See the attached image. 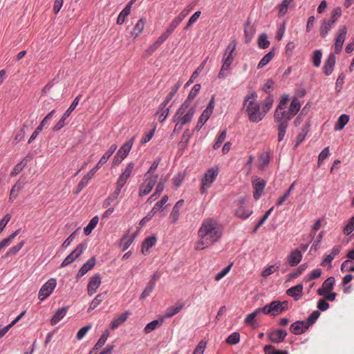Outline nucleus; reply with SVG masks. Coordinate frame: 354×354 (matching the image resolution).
Wrapping results in <instances>:
<instances>
[{
	"label": "nucleus",
	"instance_id": "obj_32",
	"mask_svg": "<svg viewBox=\"0 0 354 354\" xmlns=\"http://www.w3.org/2000/svg\"><path fill=\"white\" fill-rule=\"evenodd\" d=\"M280 261L275 263L274 265L269 266L262 271L261 275L263 277H267L277 271L280 268Z\"/></svg>",
	"mask_w": 354,
	"mask_h": 354
},
{
	"label": "nucleus",
	"instance_id": "obj_61",
	"mask_svg": "<svg viewBox=\"0 0 354 354\" xmlns=\"http://www.w3.org/2000/svg\"><path fill=\"white\" fill-rule=\"evenodd\" d=\"M332 28H330L328 26H327L326 21L324 20L320 26V28H319V32H320L321 37H325L328 34L329 31Z\"/></svg>",
	"mask_w": 354,
	"mask_h": 354
},
{
	"label": "nucleus",
	"instance_id": "obj_51",
	"mask_svg": "<svg viewBox=\"0 0 354 354\" xmlns=\"http://www.w3.org/2000/svg\"><path fill=\"white\" fill-rule=\"evenodd\" d=\"M274 209V207H272L271 208H270L266 212V214L263 216V217L260 219V221H259V223L257 224V225L255 226V227L254 228V230L253 232H256L258 229L261 226L263 225V224L266 221V220L268 219V216L270 215L271 212L273 211Z\"/></svg>",
	"mask_w": 354,
	"mask_h": 354
},
{
	"label": "nucleus",
	"instance_id": "obj_53",
	"mask_svg": "<svg viewBox=\"0 0 354 354\" xmlns=\"http://www.w3.org/2000/svg\"><path fill=\"white\" fill-rule=\"evenodd\" d=\"M227 131L226 130H223L221 133L218 135L216 142L214 143L213 148L214 149H218L221 144L224 142V140L226 138Z\"/></svg>",
	"mask_w": 354,
	"mask_h": 354
},
{
	"label": "nucleus",
	"instance_id": "obj_26",
	"mask_svg": "<svg viewBox=\"0 0 354 354\" xmlns=\"http://www.w3.org/2000/svg\"><path fill=\"white\" fill-rule=\"evenodd\" d=\"M145 26V19L140 18L133 28L131 32V35L136 39L137 38L143 31Z\"/></svg>",
	"mask_w": 354,
	"mask_h": 354
},
{
	"label": "nucleus",
	"instance_id": "obj_57",
	"mask_svg": "<svg viewBox=\"0 0 354 354\" xmlns=\"http://www.w3.org/2000/svg\"><path fill=\"white\" fill-rule=\"evenodd\" d=\"M240 340V335L239 333H233L226 339V342L229 344H236Z\"/></svg>",
	"mask_w": 354,
	"mask_h": 354
},
{
	"label": "nucleus",
	"instance_id": "obj_30",
	"mask_svg": "<svg viewBox=\"0 0 354 354\" xmlns=\"http://www.w3.org/2000/svg\"><path fill=\"white\" fill-rule=\"evenodd\" d=\"M183 306V304H177L175 306L168 308L165 312V317L167 318L173 317L174 315L178 313L182 310Z\"/></svg>",
	"mask_w": 354,
	"mask_h": 354
},
{
	"label": "nucleus",
	"instance_id": "obj_19",
	"mask_svg": "<svg viewBox=\"0 0 354 354\" xmlns=\"http://www.w3.org/2000/svg\"><path fill=\"white\" fill-rule=\"evenodd\" d=\"M303 292V285L299 283L297 286L291 287L286 290V294L295 299V301H298L301 299Z\"/></svg>",
	"mask_w": 354,
	"mask_h": 354
},
{
	"label": "nucleus",
	"instance_id": "obj_10",
	"mask_svg": "<svg viewBox=\"0 0 354 354\" xmlns=\"http://www.w3.org/2000/svg\"><path fill=\"white\" fill-rule=\"evenodd\" d=\"M86 248V243L79 244L76 248L64 259L61 264V268H64L72 263L75 259L81 256Z\"/></svg>",
	"mask_w": 354,
	"mask_h": 354
},
{
	"label": "nucleus",
	"instance_id": "obj_34",
	"mask_svg": "<svg viewBox=\"0 0 354 354\" xmlns=\"http://www.w3.org/2000/svg\"><path fill=\"white\" fill-rule=\"evenodd\" d=\"M163 323V319L160 320H153L146 325L145 327V333L146 334L150 333Z\"/></svg>",
	"mask_w": 354,
	"mask_h": 354
},
{
	"label": "nucleus",
	"instance_id": "obj_9",
	"mask_svg": "<svg viewBox=\"0 0 354 354\" xmlns=\"http://www.w3.org/2000/svg\"><path fill=\"white\" fill-rule=\"evenodd\" d=\"M57 285L56 279L51 278L48 279L40 288L38 293V299L40 301H44L50 295Z\"/></svg>",
	"mask_w": 354,
	"mask_h": 354
},
{
	"label": "nucleus",
	"instance_id": "obj_62",
	"mask_svg": "<svg viewBox=\"0 0 354 354\" xmlns=\"http://www.w3.org/2000/svg\"><path fill=\"white\" fill-rule=\"evenodd\" d=\"M330 150L329 147L324 148L318 156V166L319 167L322 162L329 156Z\"/></svg>",
	"mask_w": 354,
	"mask_h": 354
},
{
	"label": "nucleus",
	"instance_id": "obj_48",
	"mask_svg": "<svg viewBox=\"0 0 354 354\" xmlns=\"http://www.w3.org/2000/svg\"><path fill=\"white\" fill-rule=\"evenodd\" d=\"M27 165V160L24 159L20 162H19L12 170L10 175L12 176H15L18 174H19L23 169Z\"/></svg>",
	"mask_w": 354,
	"mask_h": 354
},
{
	"label": "nucleus",
	"instance_id": "obj_59",
	"mask_svg": "<svg viewBox=\"0 0 354 354\" xmlns=\"http://www.w3.org/2000/svg\"><path fill=\"white\" fill-rule=\"evenodd\" d=\"M169 113V108L167 109H158L157 114L159 115L158 120L160 122H162L167 118Z\"/></svg>",
	"mask_w": 354,
	"mask_h": 354
},
{
	"label": "nucleus",
	"instance_id": "obj_23",
	"mask_svg": "<svg viewBox=\"0 0 354 354\" xmlns=\"http://www.w3.org/2000/svg\"><path fill=\"white\" fill-rule=\"evenodd\" d=\"M130 314H131L130 312L127 311V312L120 315L119 316H118V317H116L111 322V328L112 330H115L117 328H118L120 325H122L123 323H124L127 321V319Z\"/></svg>",
	"mask_w": 354,
	"mask_h": 354
},
{
	"label": "nucleus",
	"instance_id": "obj_31",
	"mask_svg": "<svg viewBox=\"0 0 354 354\" xmlns=\"http://www.w3.org/2000/svg\"><path fill=\"white\" fill-rule=\"evenodd\" d=\"M131 12V3H127L125 8L120 12L117 19L118 24H122L126 19V17Z\"/></svg>",
	"mask_w": 354,
	"mask_h": 354
},
{
	"label": "nucleus",
	"instance_id": "obj_46",
	"mask_svg": "<svg viewBox=\"0 0 354 354\" xmlns=\"http://www.w3.org/2000/svg\"><path fill=\"white\" fill-rule=\"evenodd\" d=\"M133 241V237L131 236H124L120 241V246L122 248V250L125 251L129 248Z\"/></svg>",
	"mask_w": 354,
	"mask_h": 354
},
{
	"label": "nucleus",
	"instance_id": "obj_38",
	"mask_svg": "<svg viewBox=\"0 0 354 354\" xmlns=\"http://www.w3.org/2000/svg\"><path fill=\"white\" fill-rule=\"evenodd\" d=\"M348 121H349L348 115H347L346 114L341 115L337 120V122L335 124V130H342V129H344L345 125L348 122Z\"/></svg>",
	"mask_w": 354,
	"mask_h": 354
},
{
	"label": "nucleus",
	"instance_id": "obj_27",
	"mask_svg": "<svg viewBox=\"0 0 354 354\" xmlns=\"http://www.w3.org/2000/svg\"><path fill=\"white\" fill-rule=\"evenodd\" d=\"M157 241L155 236H149L145 239L142 245V252L144 254H146L150 248L155 245Z\"/></svg>",
	"mask_w": 354,
	"mask_h": 354
},
{
	"label": "nucleus",
	"instance_id": "obj_58",
	"mask_svg": "<svg viewBox=\"0 0 354 354\" xmlns=\"http://www.w3.org/2000/svg\"><path fill=\"white\" fill-rule=\"evenodd\" d=\"M91 328V325H87L81 328L76 334V338L78 340H81Z\"/></svg>",
	"mask_w": 354,
	"mask_h": 354
},
{
	"label": "nucleus",
	"instance_id": "obj_24",
	"mask_svg": "<svg viewBox=\"0 0 354 354\" xmlns=\"http://www.w3.org/2000/svg\"><path fill=\"white\" fill-rule=\"evenodd\" d=\"M68 310V307L64 306L59 309H58L55 313L54 314L53 317H52L50 320V324L52 326L56 325L57 323H59L66 315Z\"/></svg>",
	"mask_w": 354,
	"mask_h": 354
},
{
	"label": "nucleus",
	"instance_id": "obj_43",
	"mask_svg": "<svg viewBox=\"0 0 354 354\" xmlns=\"http://www.w3.org/2000/svg\"><path fill=\"white\" fill-rule=\"evenodd\" d=\"M201 89V85L200 84H195L193 88H192L190 93L188 95L187 98L184 102H187V104H191L192 101L195 98V97L198 93L199 91Z\"/></svg>",
	"mask_w": 354,
	"mask_h": 354
},
{
	"label": "nucleus",
	"instance_id": "obj_39",
	"mask_svg": "<svg viewBox=\"0 0 354 354\" xmlns=\"http://www.w3.org/2000/svg\"><path fill=\"white\" fill-rule=\"evenodd\" d=\"M291 3L292 2L289 0H283V1L279 5H278V8H279L278 16L279 17H281L286 14V12H288L289 6L291 4Z\"/></svg>",
	"mask_w": 354,
	"mask_h": 354
},
{
	"label": "nucleus",
	"instance_id": "obj_45",
	"mask_svg": "<svg viewBox=\"0 0 354 354\" xmlns=\"http://www.w3.org/2000/svg\"><path fill=\"white\" fill-rule=\"evenodd\" d=\"M109 332H107V331L101 335V337H100V339H98V341L97 342L95 345L94 346L93 351H97L100 348H101L105 344V343L107 340V338L109 337Z\"/></svg>",
	"mask_w": 354,
	"mask_h": 354
},
{
	"label": "nucleus",
	"instance_id": "obj_37",
	"mask_svg": "<svg viewBox=\"0 0 354 354\" xmlns=\"http://www.w3.org/2000/svg\"><path fill=\"white\" fill-rule=\"evenodd\" d=\"M274 53L273 50L270 51L268 53L265 55L260 60L258 64L257 68L258 69H261L263 68L266 65H267L274 57Z\"/></svg>",
	"mask_w": 354,
	"mask_h": 354
},
{
	"label": "nucleus",
	"instance_id": "obj_63",
	"mask_svg": "<svg viewBox=\"0 0 354 354\" xmlns=\"http://www.w3.org/2000/svg\"><path fill=\"white\" fill-rule=\"evenodd\" d=\"M168 201V196L165 195L160 201L157 202L154 207L152 208V211L156 214Z\"/></svg>",
	"mask_w": 354,
	"mask_h": 354
},
{
	"label": "nucleus",
	"instance_id": "obj_25",
	"mask_svg": "<svg viewBox=\"0 0 354 354\" xmlns=\"http://www.w3.org/2000/svg\"><path fill=\"white\" fill-rule=\"evenodd\" d=\"M240 205L236 210V215L241 218H248L252 213V212L247 209L246 207L243 205V201H239Z\"/></svg>",
	"mask_w": 354,
	"mask_h": 354
},
{
	"label": "nucleus",
	"instance_id": "obj_55",
	"mask_svg": "<svg viewBox=\"0 0 354 354\" xmlns=\"http://www.w3.org/2000/svg\"><path fill=\"white\" fill-rule=\"evenodd\" d=\"M111 156V154L106 152L93 169L97 171L102 166H103L107 162V160L109 159Z\"/></svg>",
	"mask_w": 354,
	"mask_h": 354
},
{
	"label": "nucleus",
	"instance_id": "obj_21",
	"mask_svg": "<svg viewBox=\"0 0 354 354\" xmlns=\"http://www.w3.org/2000/svg\"><path fill=\"white\" fill-rule=\"evenodd\" d=\"M96 172L97 171L95 170L92 169L85 176H83V178L78 183V190L76 192L77 194L79 193L81 190H82L86 186H87L90 180L94 176Z\"/></svg>",
	"mask_w": 354,
	"mask_h": 354
},
{
	"label": "nucleus",
	"instance_id": "obj_60",
	"mask_svg": "<svg viewBox=\"0 0 354 354\" xmlns=\"http://www.w3.org/2000/svg\"><path fill=\"white\" fill-rule=\"evenodd\" d=\"M232 264H230L225 268H224L221 272L217 273L214 277L216 281H219L222 278H223L231 270Z\"/></svg>",
	"mask_w": 354,
	"mask_h": 354
},
{
	"label": "nucleus",
	"instance_id": "obj_14",
	"mask_svg": "<svg viewBox=\"0 0 354 354\" xmlns=\"http://www.w3.org/2000/svg\"><path fill=\"white\" fill-rule=\"evenodd\" d=\"M100 284L101 277L99 274H96L91 277L87 286L88 295L89 296L94 295L96 292L97 288L100 287Z\"/></svg>",
	"mask_w": 354,
	"mask_h": 354
},
{
	"label": "nucleus",
	"instance_id": "obj_6",
	"mask_svg": "<svg viewBox=\"0 0 354 354\" xmlns=\"http://www.w3.org/2000/svg\"><path fill=\"white\" fill-rule=\"evenodd\" d=\"M134 142V138L124 142L116 153L113 160V165H118L127 156Z\"/></svg>",
	"mask_w": 354,
	"mask_h": 354
},
{
	"label": "nucleus",
	"instance_id": "obj_54",
	"mask_svg": "<svg viewBox=\"0 0 354 354\" xmlns=\"http://www.w3.org/2000/svg\"><path fill=\"white\" fill-rule=\"evenodd\" d=\"M319 315L320 313L318 310L313 311L311 313V315L308 317L307 320L305 322L306 323V325H308V327L313 325L319 318Z\"/></svg>",
	"mask_w": 354,
	"mask_h": 354
},
{
	"label": "nucleus",
	"instance_id": "obj_35",
	"mask_svg": "<svg viewBox=\"0 0 354 354\" xmlns=\"http://www.w3.org/2000/svg\"><path fill=\"white\" fill-rule=\"evenodd\" d=\"M274 102L273 96L269 94L261 103L262 111H265V115L271 109Z\"/></svg>",
	"mask_w": 354,
	"mask_h": 354
},
{
	"label": "nucleus",
	"instance_id": "obj_7",
	"mask_svg": "<svg viewBox=\"0 0 354 354\" xmlns=\"http://www.w3.org/2000/svg\"><path fill=\"white\" fill-rule=\"evenodd\" d=\"M347 27L345 25L340 26L336 32L334 44V52L339 54L342 51L344 42L346 38Z\"/></svg>",
	"mask_w": 354,
	"mask_h": 354
},
{
	"label": "nucleus",
	"instance_id": "obj_28",
	"mask_svg": "<svg viewBox=\"0 0 354 354\" xmlns=\"http://www.w3.org/2000/svg\"><path fill=\"white\" fill-rule=\"evenodd\" d=\"M184 204L183 200L178 201L174 207H173V209L171 212L170 213V218H171V223H176L180 215V209L182 207V206Z\"/></svg>",
	"mask_w": 354,
	"mask_h": 354
},
{
	"label": "nucleus",
	"instance_id": "obj_44",
	"mask_svg": "<svg viewBox=\"0 0 354 354\" xmlns=\"http://www.w3.org/2000/svg\"><path fill=\"white\" fill-rule=\"evenodd\" d=\"M134 166H135V165L133 162H129L127 165V166L126 167L125 169L120 175V177H121L122 178H123L127 181L132 174Z\"/></svg>",
	"mask_w": 354,
	"mask_h": 354
},
{
	"label": "nucleus",
	"instance_id": "obj_12",
	"mask_svg": "<svg viewBox=\"0 0 354 354\" xmlns=\"http://www.w3.org/2000/svg\"><path fill=\"white\" fill-rule=\"evenodd\" d=\"M254 188L253 197L255 200H259L263 193L266 185V182L261 178H256L252 181Z\"/></svg>",
	"mask_w": 354,
	"mask_h": 354
},
{
	"label": "nucleus",
	"instance_id": "obj_2",
	"mask_svg": "<svg viewBox=\"0 0 354 354\" xmlns=\"http://www.w3.org/2000/svg\"><path fill=\"white\" fill-rule=\"evenodd\" d=\"M300 108L301 104L299 100L297 97H295L291 101L288 111L285 110L283 120L279 121L277 124L278 142H281L283 140L290 120L297 115Z\"/></svg>",
	"mask_w": 354,
	"mask_h": 354
},
{
	"label": "nucleus",
	"instance_id": "obj_8",
	"mask_svg": "<svg viewBox=\"0 0 354 354\" xmlns=\"http://www.w3.org/2000/svg\"><path fill=\"white\" fill-rule=\"evenodd\" d=\"M158 179V175L154 176H144V182L141 184L139 189L138 196L142 197L148 194L154 187Z\"/></svg>",
	"mask_w": 354,
	"mask_h": 354
},
{
	"label": "nucleus",
	"instance_id": "obj_40",
	"mask_svg": "<svg viewBox=\"0 0 354 354\" xmlns=\"http://www.w3.org/2000/svg\"><path fill=\"white\" fill-rule=\"evenodd\" d=\"M24 243H25L24 241H21L17 245L9 248V250L6 253L5 257H11V256H14V255L17 254L19 252V250L22 248Z\"/></svg>",
	"mask_w": 354,
	"mask_h": 354
},
{
	"label": "nucleus",
	"instance_id": "obj_22",
	"mask_svg": "<svg viewBox=\"0 0 354 354\" xmlns=\"http://www.w3.org/2000/svg\"><path fill=\"white\" fill-rule=\"evenodd\" d=\"M96 263L95 257L89 259L80 269L77 277H81L84 276L88 270H91Z\"/></svg>",
	"mask_w": 354,
	"mask_h": 354
},
{
	"label": "nucleus",
	"instance_id": "obj_15",
	"mask_svg": "<svg viewBox=\"0 0 354 354\" xmlns=\"http://www.w3.org/2000/svg\"><path fill=\"white\" fill-rule=\"evenodd\" d=\"M236 44L235 41H232L228 44L223 55V62L232 64L234 61L232 54L236 49Z\"/></svg>",
	"mask_w": 354,
	"mask_h": 354
},
{
	"label": "nucleus",
	"instance_id": "obj_50",
	"mask_svg": "<svg viewBox=\"0 0 354 354\" xmlns=\"http://www.w3.org/2000/svg\"><path fill=\"white\" fill-rule=\"evenodd\" d=\"M81 98V95H77L75 100L73 101L72 104H71V106H69V108L66 111V112L64 113V118H68L71 113H72V111L76 108V106H77L79 102H80V100Z\"/></svg>",
	"mask_w": 354,
	"mask_h": 354
},
{
	"label": "nucleus",
	"instance_id": "obj_42",
	"mask_svg": "<svg viewBox=\"0 0 354 354\" xmlns=\"http://www.w3.org/2000/svg\"><path fill=\"white\" fill-rule=\"evenodd\" d=\"M99 218L97 216H94L84 229V234L88 235L91 233L92 230L96 227L98 223Z\"/></svg>",
	"mask_w": 354,
	"mask_h": 354
},
{
	"label": "nucleus",
	"instance_id": "obj_33",
	"mask_svg": "<svg viewBox=\"0 0 354 354\" xmlns=\"http://www.w3.org/2000/svg\"><path fill=\"white\" fill-rule=\"evenodd\" d=\"M106 292L98 294L91 303L88 310H94L95 308H97L101 304V302L106 298Z\"/></svg>",
	"mask_w": 354,
	"mask_h": 354
},
{
	"label": "nucleus",
	"instance_id": "obj_17",
	"mask_svg": "<svg viewBox=\"0 0 354 354\" xmlns=\"http://www.w3.org/2000/svg\"><path fill=\"white\" fill-rule=\"evenodd\" d=\"M309 327L304 321H297L291 324L290 330L295 335L304 333Z\"/></svg>",
	"mask_w": 354,
	"mask_h": 354
},
{
	"label": "nucleus",
	"instance_id": "obj_29",
	"mask_svg": "<svg viewBox=\"0 0 354 354\" xmlns=\"http://www.w3.org/2000/svg\"><path fill=\"white\" fill-rule=\"evenodd\" d=\"M309 131V125L306 124L301 129V131L298 134L296 138L295 147L297 148L305 139L306 135Z\"/></svg>",
	"mask_w": 354,
	"mask_h": 354
},
{
	"label": "nucleus",
	"instance_id": "obj_47",
	"mask_svg": "<svg viewBox=\"0 0 354 354\" xmlns=\"http://www.w3.org/2000/svg\"><path fill=\"white\" fill-rule=\"evenodd\" d=\"M258 45L260 48L266 49L270 46V41L268 40L266 34L263 33L258 38Z\"/></svg>",
	"mask_w": 354,
	"mask_h": 354
},
{
	"label": "nucleus",
	"instance_id": "obj_1",
	"mask_svg": "<svg viewBox=\"0 0 354 354\" xmlns=\"http://www.w3.org/2000/svg\"><path fill=\"white\" fill-rule=\"evenodd\" d=\"M223 235V229L218 222L212 218H205L198 230V240L194 249L203 250L217 243Z\"/></svg>",
	"mask_w": 354,
	"mask_h": 354
},
{
	"label": "nucleus",
	"instance_id": "obj_18",
	"mask_svg": "<svg viewBox=\"0 0 354 354\" xmlns=\"http://www.w3.org/2000/svg\"><path fill=\"white\" fill-rule=\"evenodd\" d=\"M302 259V254L300 250L296 249L291 252L287 257V261L290 266H295L299 264Z\"/></svg>",
	"mask_w": 354,
	"mask_h": 354
},
{
	"label": "nucleus",
	"instance_id": "obj_13",
	"mask_svg": "<svg viewBox=\"0 0 354 354\" xmlns=\"http://www.w3.org/2000/svg\"><path fill=\"white\" fill-rule=\"evenodd\" d=\"M286 336L287 333L283 329L273 330L268 334L270 341L274 344H279L283 342Z\"/></svg>",
	"mask_w": 354,
	"mask_h": 354
},
{
	"label": "nucleus",
	"instance_id": "obj_4",
	"mask_svg": "<svg viewBox=\"0 0 354 354\" xmlns=\"http://www.w3.org/2000/svg\"><path fill=\"white\" fill-rule=\"evenodd\" d=\"M195 111V106H191L187 102H184L178 109L173 118V121L176 122V129L179 126V129H182L183 125L189 123Z\"/></svg>",
	"mask_w": 354,
	"mask_h": 354
},
{
	"label": "nucleus",
	"instance_id": "obj_52",
	"mask_svg": "<svg viewBox=\"0 0 354 354\" xmlns=\"http://www.w3.org/2000/svg\"><path fill=\"white\" fill-rule=\"evenodd\" d=\"M155 286L152 283L148 282L143 292H142L140 299L143 300L150 295L153 290L154 289Z\"/></svg>",
	"mask_w": 354,
	"mask_h": 354
},
{
	"label": "nucleus",
	"instance_id": "obj_49",
	"mask_svg": "<svg viewBox=\"0 0 354 354\" xmlns=\"http://www.w3.org/2000/svg\"><path fill=\"white\" fill-rule=\"evenodd\" d=\"M322 57V53L321 50H315L313 55V62L315 67H319L321 64V60Z\"/></svg>",
	"mask_w": 354,
	"mask_h": 354
},
{
	"label": "nucleus",
	"instance_id": "obj_56",
	"mask_svg": "<svg viewBox=\"0 0 354 354\" xmlns=\"http://www.w3.org/2000/svg\"><path fill=\"white\" fill-rule=\"evenodd\" d=\"M160 160H161V158L158 157L156 158V160H154V162L152 163V165H151V167L149 169V170L147 171V172L145 174L146 176H155V175H153V172L157 169V167L160 162Z\"/></svg>",
	"mask_w": 354,
	"mask_h": 354
},
{
	"label": "nucleus",
	"instance_id": "obj_3",
	"mask_svg": "<svg viewBox=\"0 0 354 354\" xmlns=\"http://www.w3.org/2000/svg\"><path fill=\"white\" fill-rule=\"evenodd\" d=\"M257 95L252 92L245 96L244 106L246 107V112L250 121L259 122L265 117V111H262L260 104L257 102Z\"/></svg>",
	"mask_w": 354,
	"mask_h": 354
},
{
	"label": "nucleus",
	"instance_id": "obj_11",
	"mask_svg": "<svg viewBox=\"0 0 354 354\" xmlns=\"http://www.w3.org/2000/svg\"><path fill=\"white\" fill-rule=\"evenodd\" d=\"M288 101L289 96L288 95H283L281 97L274 114V120L276 124L278 123L279 121L283 120L285 114L286 106Z\"/></svg>",
	"mask_w": 354,
	"mask_h": 354
},
{
	"label": "nucleus",
	"instance_id": "obj_41",
	"mask_svg": "<svg viewBox=\"0 0 354 354\" xmlns=\"http://www.w3.org/2000/svg\"><path fill=\"white\" fill-rule=\"evenodd\" d=\"M23 188V183L19 182V181H17L15 185L12 187L11 191H10V201H14L17 195H18V193L20 192V190Z\"/></svg>",
	"mask_w": 354,
	"mask_h": 354
},
{
	"label": "nucleus",
	"instance_id": "obj_16",
	"mask_svg": "<svg viewBox=\"0 0 354 354\" xmlns=\"http://www.w3.org/2000/svg\"><path fill=\"white\" fill-rule=\"evenodd\" d=\"M336 62V57L334 54L330 53L326 60L325 61L323 66V71L326 75H330L334 69V66Z\"/></svg>",
	"mask_w": 354,
	"mask_h": 354
},
{
	"label": "nucleus",
	"instance_id": "obj_64",
	"mask_svg": "<svg viewBox=\"0 0 354 354\" xmlns=\"http://www.w3.org/2000/svg\"><path fill=\"white\" fill-rule=\"evenodd\" d=\"M271 309L272 315L275 316L280 313H282L281 306H279V301H273L271 302Z\"/></svg>",
	"mask_w": 354,
	"mask_h": 354
},
{
	"label": "nucleus",
	"instance_id": "obj_5",
	"mask_svg": "<svg viewBox=\"0 0 354 354\" xmlns=\"http://www.w3.org/2000/svg\"><path fill=\"white\" fill-rule=\"evenodd\" d=\"M218 174V168L212 167L207 169L203 174L201 183V193L205 194L211 187Z\"/></svg>",
	"mask_w": 354,
	"mask_h": 354
},
{
	"label": "nucleus",
	"instance_id": "obj_36",
	"mask_svg": "<svg viewBox=\"0 0 354 354\" xmlns=\"http://www.w3.org/2000/svg\"><path fill=\"white\" fill-rule=\"evenodd\" d=\"M255 33V28L253 26H250L249 24H247L244 28V34L245 37V42H250L252 37H254Z\"/></svg>",
	"mask_w": 354,
	"mask_h": 354
},
{
	"label": "nucleus",
	"instance_id": "obj_20",
	"mask_svg": "<svg viewBox=\"0 0 354 354\" xmlns=\"http://www.w3.org/2000/svg\"><path fill=\"white\" fill-rule=\"evenodd\" d=\"M335 278L333 277L327 278L322 283L321 288L317 290L318 295H324V292H328L333 290L335 283Z\"/></svg>",
	"mask_w": 354,
	"mask_h": 354
}]
</instances>
